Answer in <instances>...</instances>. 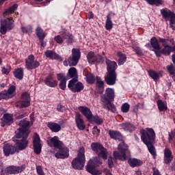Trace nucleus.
Segmentation results:
<instances>
[{
    "instance_id": "obj_1",
    "label": "nucleus",
    "mask_w": 175,
    "mask_h": 175,
    "mask_svg": "<svg viewBox=\"0 0 175 175\" xmlns=\"http://www.w3.org/2000/svg\"><path fill=\"white\" fill-rule=\"evenodd\" d=\"M31 123L29 121L27 120H21L18 125L21 126L16 131V138L21 139V140H16V146L10 144H5L3 147V152L5 157H9L10 155H13L16 154V152H18L19 151H23V150H25L27 147H28V135H29V125Z\"/></svg>"
},
{
    "instance_id": "obj_2",
    "label": "nucleus",
    "mask_w": 175,
    "mask_h": 175,
    "mask_svg": "<svg viewBox=\"0 0 175 175\" xmlns=\"http://www.w3.org/2000/svg\"><path fill=\"white\" fill-rule=\"evenodd\" d=\"M140 132L142 142L147 146L149 152L155 158L157 154L155 153V148L152 145L154 144V142H155V132L154 129H146V131L142 129Z\"/></svg>"
},
{
    "instance_id": "obj_3",
    "label": "nucleus",
    "mask_w": 175,
    "mask_h": 175,
    "mask_svg": "<svg viewBox=\"0 0 175 175\" xmlns=\"http://www.w3.org/2000/svg\"><path fill=\"white\" fill-rule=\"evenodd\" d=\"M118 151L113 152V157L116 159H120V161H126L127 158L131 157V152L128 149V145L125 142H122L118 147Z\"/></svg>"
},
{
    "instance_id": "obj_4",
    "label": "nucleus",
    "mask_w": 175,
    "mask_h": 175,
    "mask_svg": "<svg viewBox=\"0 0 175 175\" xmlns=\"http://www.w3.org/2000/svg\"><path fill=\"white\" fill-rule=\"evenodd\" d=\"M84 152H85L84 148H81L79 150L77 157L72 161L73 169L81 170L84 167V165L85 164V155Z\"/></svg>"
},
{
    "instance_id": "obj_5",
    "label": "nucleus",
    "mask_w": 175,
    "mask_h": 175,
    "mask_svg": "<svg viewBox=\"0 0 175 175\" xmlns=\"http://www.w3.org/2000/svg\"><path fill=\"white\" fill-rule=\"evenodd\" d=\"M161 13L163 18L165 21H170V27L172 29V31L175 29V14L167 8L161 10Z\"/></svg>"
},
{
    "instance_id": "obj_6",
    "label": "nucleus",
    "mask_w": 175,
    "mask_h": 175,
    "mask_svg": "<svg viewBox=\"0 0 175 175\" xmlns=\"http://www.w3.org/2000/svg\"><path fill=\"white\" fill-rule=\"evenodd\" d=\"M81 53L80 50L77 49H72V57H68V60H65L64 62V65L65 66H76L79 63V60L80 59Z\"/></svg>"
},
{
    "instance_id": "obj_7",
    "label": "nucleus",
    "mask_w": 175,
    "mask_h": 175,
    "mask_svg": "<svg viewBox=\"0 0 175 175\" xmlns=\"http://www.w3.org/2000/svg\"><path fill=\"white\" fill-rule=\"evenodd\" d=\"M92 149L103 159H107V150L100 144L93 143L91 145Z\"/></svg>"
},
{
    "instance_id": "obj_8",
    "label": "nucleus",
    "mask_w": 175,
    "mask_h": 175,
    "mask_svg": "<svg viewBox=\"0 0 175 175\" xmlns=\"http://www.w3.org/2000/svg\"><path fill=\"white\" fill-rule=\"evenodd\" d=\"M31 105V96L29 93L23 92L21 95V100L16 103V107L23 109L24 107H28Z\"/></svg>"
},
{
    "instance_id": "obj_9",
    "label": "nucleus",
    "mask_w": 175,
    "mask_h": 175,
    "mask_svg": "<svg viewBox=\"0 0 175 175\" xmlns=\"http://www.w3.org/2000/svg\"><path fill=\"white\" fill-rule=\"evenodd\" d=\"M13 18H8L5 19L1 24L0 32L2 35H5L8 31H12V28H14L13 25Z\"/></svg>"
},
{
    "instance_id": "obj_10",
    "label": "nucleus",
    "mask_w": 175,
    "mask_h": 175,
    "mask_svg": "<svg viewBox=\"0 0 175 175\" xmlns=\"http://www.w3.org/2000/svg\"><path fill=\"white\" fill-rule=\"evenodd\" d=\"M25 66L28 70H32L33 69H36L40 66V63L35 59V56L33 55H29L25 59Z\"/></svg>"
},
{
    "instance_id": "obj_11",
    "label": "nucleus",
    "mask_w": 175,
    "mask_h": 175,
    "mask_svg": "<svg viewBox=\"0 0 175 175\" xmlns=\"http://www.w3.org/2000/svg\"><path fill=\"white\" fill-rule=\"evenodd\" d=\"M100 163H102L99 161H96V159L90 160L86 167L87 172H88V173H90L91 174H93V175L102 174V172L96 169V165H99Z\"/></svg>"
},
{
    "instance_id": "obj_12",
    "label": "nucleus",
    "mask_w": 175,
    "mask_h": 175,
    "mask_svg": "<svg viewBox=\"0 0 175 175\" xmlns=\"http://www.w3.org/2000/svg\"><path fill=\"white\" fill-rule=\"evenodd\" d=\"M79 80H70L68 87L72 92H80L84 90V85L81 82H78Z\"/></svg>"
},
{
    "instance_id": "obj_13",
    "label": "nucleus",
    "mask_w": 175,
    "mask_h": 175,
    "mask_svg": "<svg viewBox=\"0 0 175 175\" xmlns=\"http://www.w3.org/2000/svg\"><path fill=\"white\" fill-rule=\"evenodd\" d=\"M116 98V93L114 92V89L107 88L105 90V94L101 96V100L106 103V102H113Z\"/></svg>"
},
{
    "instance_id": "obj_14",
    "label": "nucleus",
    "mask_w": 175,
    "mask_h": 175,
    "mask_svg": "<svg viewBox=\"0 0 175 175\" xmlns=\"http://www.w3.org/2000/svg\"><path fill=\"white\" fill-rule=\"evenodd\" d=\"M16 96V86L11 85L7 91H3L0 93L1 99H10Z\"/></svg>"
},
{
    "instance_id": "obj_15",
    "label": "nucleus",
    "mask_w": 175,
    "mask_h": 175,
    "mask_svg": "<svg viewBox=\"0 0 175 175\" xmlns=\"http://www.w3.org/2000/svg\"><path fill=\"white\" fill-rule=\"evenodd\" d=\"M47 144L49 147H55V148H58V150H61V148H62V145H64V144L59 141V137L57 136L49 137L47 139Z\"/></svg>"
},
{
    "instance_id": "obj_16",
    "label": "nucleus",
    "mask_w": 175,
    "mask_h": 175,
    "mask_svg": "<svg viewBox=\"0 0 175 175\" xmlns=\"http://www.w3.org/2000/svg\"><path fill=\"white\" fill-rule=\"evenodd\" d=\"M33 147L36 154H40L42 151V144H40V137L38 133H35L33 139Z\"/></svg>"
},
{
    "instance_id": "obj_17",
    "label": "nucleus",
    "mask_w": 175,
    "mask_h": 175,
    "mask_svg": "<svg viewBox=\"0 0 175 175\" xmlns=\"http://www.w3.org/2000/svg\"><path fill=\"white\" fill-rule=\"evenodd\" d=\"M105 81L107 85H114L117 83V72H107L105 77Z\"/></svg>"
},
{
    "instance_id": "obj_18",
    "label": "nucleus",
    "mask_w": 175,
    "mask_h": 175,
    "mask_svg": "<svg viewBox=\"0 0 175 175\" xmlns=\"http://www.w3.org/2000/svg\"><path fill=\"white\" fill-rule=\"evenodd\" d=\"M25 167L24 166L16 167L14 165L9 166L5 169V174H18L24 171Z\"/></svg>"
},
{
    "instance_id": "obj_19",
    "label": "nucleus",
    "mask_w": 175,
    "mask_h": 175,
    "mask_svg": "<svg viewBox=\"0 0 175 175\" xmlns=\"http://www.w3.org/2000/svg\"><path fill=\"white\" fill-rule=\"evenodd\" d=\"M105 64L107 65V70L108 73H116V70L118 68L117 62L107 59L105 60Z\"/></svg>"
},
{
    "instance_id": "obj_20",
    "label": "nucleus",
    "mask_w": 175,
    "mask_h": 175,
    "mask_svg": "<svg viewBox=\"0 0 175 175\" xmlns=\"http://www.w3.org/2000/svg\"><path fill=\"white\" fill-rule=\"evenodd\" d=\"M75 122L79 131H84V129H85V124H84V120L83 119L81 114L79 113H77L75 114Z\"/></svg>"
},
{
    "instance_id": "obj_21",
    "label": "nucleus",
    "mask_w": 175,
    "mask_h": 175,
    "mask_svg": "<svg viewBox=\"0 0 175 175\" xmlns=\"http://www.w3.org/2000/svg\"><path fill=\"white\" fill-rule=\"evenodd\" d=\"M78 110L87 118V120H91L93 117L92 111L88 107L80 106L78 108Z\"/></svg>"
},
{
    "instance_id": "obj_22",
    "label": "nucleus",
    "mask_w": 175,
    "mask_h": 175,
    "mask_svg": "<svg viewBox=\"0 0 175 175\" xmlns=\"http://www.w3.org/2000/svg\"><path fill=\"white\" fill-rule=\"evenodd\" d=\"M57 80L60 81V83L59 84V88L63 90H65L66 88V81L68 79L66 78L65 75L62 73L57 74Z\"/></svg>"
},
{
    "instance_id": "obj_23",
    "label": "nucleus",
    "mask_w": 175,
    "mask_h": 175,
    "mask_svg": "<svg viewBox=\"0 0 175 175\" xmlns=\"http://www.w3.org/2000/svg\"><path fill=\"white\" fill-rule=\"evenodd\" d=\"M59 152H57L55 154V157L57 159H64V158H68L69 157V153L68 148H64V145H62V148L61 149H59Z\"/></svg>"
},
{
    "instance_id": "obj_24",
    "label": "nucleus",
    "mask_w": 175,
    "mask_h": 175,
    "mask_svg": "<svg viewBox=\"0 0 175 175\" xmlns=\"http://www.w3.org/2000/svg\"><path fill=\"white\" fill-rule=\"evenodd\" d=\"M96 90L98 94H103L105 91V82L99 77H96Z\"/></svg>"
},
{
    "instance_id": "obj_25",
    "label": "nucleus",
    "mask_w": 175,
    "mask_h": 175,
    "mask_svg": "<svg viewBox=\"0 0 175 175\" xmlns=\"http://www.w3.org/2000/svg\"><path fill=\"white\" fill-rule=\"evenodd\" d=\"M44 83L46 85H48V87H57L58 85V82L54 79V77L53 75H49L46 77L44 79Z\"/></svg>"
},
{
    "instance_id": "obj_26",
    "label": "nucleus",
    "mask_w": 175,
    "mask_h": 175,
    "mask_svg": "<svg viewBox=\"0 0 175 175\" xmlns=\"http://www.w3.org/2000/svg\"><path fill=\"white\" fill-rule=\"evenodd\" d=\"M173 161V156L172 155V150L169 148L164 150V162L167 164L170 163Z\"/></svg>"
},
{
    "instance_id": "obj_27",
    "label": "nucleus",
    "mask_w": 175,
    "mask_h": 175,
    "mask_svg": "<svg viewBox=\"0 0 175 175\" xmlns=\"http://www.w3.org/2000/svg\"><path fill=\"white\" fill-rule=\"evenodd\" d=\"M67 77L72 79L71 80H79V75L77 74V70H76V68L72 67L68 70Z\"/></svg>"
},
{
    "instance_id": "obj_28",
    "label": "nucleus",
    "mask_w": 175,
    "mask_h": 175,
    "mask_svg": "<svg viewBox=\"0 0 175 175\" xmlns=\"http://www.w3.org/2000/svg\"><path fill=\"white\" fill-rule=\"evenodd\" d=\"M45 55L47 58H50L51 59H57V61H62V57H61V56L53 51H46L45 52Z\"/></svg>"
},
{
    "instance_id": "obj_29",
    "label": "nucleus",
    "mask_w": 175,
    "mask_h": 175,
    "mask_svg": "<svg viewBox=\"0 0 175 175\" xmlns=\"http://www.w3.org/2000/svg\"><path fill=\"white\" fill-rule=\"evenodd\" d=\"M3 123L1 124L2 126H5V124H8L10 125V124L13 123V115L5 113L3 115V118L2 119Z\"/></svg>"
},
{
    "instance_id": "obj_30",
    "label": "nucleus",
    "mask_w": 175,
    "mask_h": 175,
    "mask_svg": "<svg viewBox=\"0 0 175 175\" xmlns=\"http://www.w3.org/2000/svg\"><path fill=\"white\" fill-rule=\"evenodd\" d=\"M109 135L111 139H114L115 140H122V135L119 131L110 130L109 131Z\"/></svg>"
},
{
    "instance_id": "obj_31",
    "label": "nucleus",
    "mask_w": 175,
    "mask_h": 175,
    "mask_svg": "<svg viewBox=\"0 0 175 175\" xmlns=\"http://www.w3.org/2000/svg\"><path fill=\"white\" fill-rule=\"evenodd\" d=\"M48 128L52 131V132H59L61 131V125L55 122H49L47 124Z\"/></svg>"
},
{
    "instance_id": "obj_32",
    "label": "nucleus",
    "mask_w": 175,
    "mask_h": 175,
    "mask_svg": "<svg viewBox=\"0 0 175 175\" xmlns=\"http://www.w3.org/2000/svg\"><path fill=\"white\" fill-rule=\"evenodd\" d=\"M129 164L131 167H137L143 165V161L137 159H130L129 160Z\"/></svg>"
},
{
    "instance_id": "obj_33",
    "label": "nucleus",
    "mask_w": 175,
    "mask_h": 175,
    "mask_svg": "<svg viewBox=\"0 0 175 175\" xmlns=\"http://www.w3.org/2000/svg\"><path fill=\"white\" fill-rule=\"evenodd\" d=\"M62 37L66 39V43H68V44H72V43L75 42V37L69 32H65L63 33Z\"/></svg>"
},
{
    "instance_id": "obj_34",
    "label": "nucleus",
    "mask_w": 175,
    "mask_h": 175,
    "mask_svg": "<svg viewBox=\"0 0 175 175\" xmlns=\"http://www.w3.org/2000/svg\"><path fill=\"white\" fill-rule=\"evenodd\" d=\"M117 57H118V65H124L126 62V55L122 53V52L119 51L116 53Z\"/></svg>"
},
{
    "instance_id": "obj_35",
    "label": "nucleus",
    "mask_w": 175,
    "mask_h": 175,
    "mask_svg": "<svg viewBox=\"0 0 175 175\" xmlns=\"http://www.w3.org/2000/svg\"><path fill=\"white\" fill-rule=\"evenodd\" d=\"M120 126L122 129H124V131H129V132H132V131L135 130V126L129 122L121 124Z\"/></svg>"
},
{
    "instance_id": "obj_36",
    "label": "nucleus",
    "mask_w": 175,
    "mask_h": 175,
    "mask_svg": "<svg viewBox=\"0 0 175 175\" xmlns=\"http://www.w3.org/2000/svg\"><path fill=\"white\" fill-rule=\"evenodd\" d=\"M157 106L159 111H166L167 110V104L162 100H157Z\"/></svg>"
},
{
    "instance_id": "obj_37",
    "label": "nucleus",
    "mask_w": 175,
    "mask_h": 175,
    "mask_svg": "<svg viewBox=\"0 0 175 175\" xmlns=\"http://www.w3.org/2000/svg\"><path fill=\"white\" fill-rule=\"evenodd\" d=\"M85 77H86V81L88 83V84H94L95 83V76L94 74L86 72H85Z\"/></svg>"
},
{
    "instance_id": "obj_38",
    "label": "nucleus",
    "mask_w": 175,
    "mask_h": 175,
    "mask_svg": "<svg viewBox=\"0 0 175 175\" xmlns=\"http://www.w3.org/2000/svg\"><path fill=\"white\" fill-rule=\"evenodd\" d=\"M150 44L152 47L154 49V50H161V46H159V42H158V39L155 37H152L150 39Z\"/></svg>"
},
{
    "instance_id": "obj_39",
    "label": "nucleus",
    "mask_w": 175,
    "mask_h": 175,
    "mask_svg": "<svg viewBox=\"0 0 175 175\" xmlns=\"http://www.w3.org/2000/svg\"><path fill=\"white\" fill-rule=\"evenodd\" d=\"M36 35L40 40L44 39L47 34L40 27L36 29Z\"/></svg>"
},
{
    "instance_id": "obj_40",
    "label": "nucleus",
    "mask_w": 175,
    "mask_h": 175,
    "mask_svg": "<svg viewBox=\"0 0 175 175\" xmlns=\"http://www.w3.org/2000/svg\"><path fill=\"white\" fill-rule=\"evenodd\" d=\"M14 74L15 77H16V79H19V80H21L24 77V70L21 68H18L15 70V71L14 72Z\"/></svg>"
},
{
    "instance_id": "obj_41",
    "label": "nucleus",
    "mask_w": 175,
    "mask_h": 175,
    "mask_svg": "<svg viewBox=\"0 0 175 175\" xmlns=\"http://www.w3.org/2000/svg\"><path fill=\"white\" fill-rule=\"evenodd\" d=\"M87 59H88L89 64H94V62L97 61L96 56H95V53H94V52H92V51H90L88 54Z\"/></svg>"
},
{
    "instance_id": "obj_42",
    "label": "nucleus",
    "mask_w": 175,
    "mask_h": 175,
    "mask_svg": "<svg viewBox=\"0 0 175 175\" xmlns=\"http://www.w3.org/2000/svg\"><path fill=\"white\" fill-rule=\"evenodd\" d=\"M17 8H18L17 4L13 5L12 7L5 10V12L3 13V16H9V14H13Z\"/></svg>"
},
{
    "instance_id": "obj_43",
    "label": "nucleus",
    "mask_w": 175,
    "mask_h": 175,
    "mask_svg": "<svg viewBox=\"0 0 175 175\" xmlns=\"http://www.w3.org/2000/svg\"><path fill=\"white\" fill-rule=\"evenodd\" d=\"M105 28L107 31H110V29L113 28V21H111V17L110 16V15L107 16Z\"/></svg>"
},
{
    "instance_id": "obj_44",
    "label": "nucleus",
    "mask_w": 175,
    "mask_h": 175,
    "mask_svg": "<svg viewBox=\"0 0 175 175\" xmlns=\"http://www.w3.org/2000/svg\"><path fill=\"white\" fill-rule=\"evenodd\" d=\"M159 42L160 43H162L163 47L166 46H169V44H170V43H172V44H173V43H174V40H169V39H165V38H159Z\"/></svg>"
},
{
    "instance_id": "obj_45",
    "label": "nucleus",
    "mask_w": 175,
    "mask_h": 175,
    "mask_svg": "<svg viewBox=\"0 0 175 175\" xmlns=\"http://www.w3.org/2000/svg\"><path fill=\"white\" fill-rule=\"evenodd\" d=\"M148 75L150 77H151L152 79H153V80H154V81L159 80V74H158V72L152 70H150L148 71Z\"/></svg>"
},
{
    "instance_id": "obj_46",
    "label": "nucleus",
    "mask_w": 175,
    "mask_h": 175,
    "mask_svg": "<svg viewBox=\"0 0 175 175\" xmlns=\"http://www.w3.org/2000/svg\"><path fill=\"white\" fill-rule=\"evenodd\" d=\"M107 105L105 106V109H107V110H110V111H112V113H116L117 111V109L116 108V105L114 104H112L111 102H107Z\"/></svg>"
},
{
    "instance_id": "obj_47",
    "label": "nucleus",
    "mask_w": 175,
    "mask_h": 175,
    "mask_svg": "<svg viewBox=\"0 0 175 175\" xmlns=\"http://www.w3.org/2000/svg\"><path fill=\"white\" fill-rule=\"evenodd\" d=\"M173 51V48L169 45L164 46V49L161 50L162 54H165V55H169L170 53Z\"/></svg>"
},
{
    "instance_id": "obj_48",
    "label": "nucleus",
    "mask_w": 175,
    "mask_h": 175,
    "mask_svg": "<svg viewBox=\"0 0 175 175\" xmlns=\"http://www.w3.org/2000/svg\"><path fill=\"white\" fill-rule=\"evenodd\" d=\"M149 5H155L156 6H159L163 5V1L162 0H146Z\"/></svg>"
},
{
    "instance_id": "obj_49",
    "label": "nucleus",
    "mask_w": 175,
    "mask_h": 175,
    "mask_svg": "<svg viewBox=\"0 0 175 175\" xmlns=\"http://www.w3.org/2000/svg\"><path fill=\"white\" fill-rule=\"evenodd\" d=\"M130 107H131V105L128 103H125L122 104L121 107L122 111L123 113H128L129 111Z\"/></svg>"
},
{
    "instance_id": "obj_50",
    "label": "nucleus",
    "mask_w": 175,
    "mask_h": 175,
    "mask_svg": "<svg viewBox=\"0 0 175 175\" xmlns=\"http://www.w3.org/2000/svg\"><path fill=\"white\" fill-rule=\"evenodd\" d=\"M92 120H93L94 122H95L98 125L103 124V120H102V118H99L98 116H93Z\"/></svg>"
},
{
    "instance_id": "obj_51",
    "label": "nucleus",
    "mask_w": 175,
    "mask_h": 175,
    "mask_svg": "<svg viewBox=\"0 0 175 175\" xmlns=\"http://www.w3.org/2000/svg\"><path fill=\"white\" fill-rule=\"evenodd\" d=\"M167 70L170 75H175V67L173 64L167 66Z\"/></svg>"
},
{
    "instance_id": "obj_52",
    "label": "nucleus",
    "mask_w": 175,
    "mask_h": 175,
    "mask_svg": "<svg viewBox=\"0 0 175 175\" xmlns=\"http://www.w3.org/2000/svg\"><path fill=\"white\" fill-rule=\"evenodd\" d=\"M21 31L23 32V33H31L32 32V27H21Z\"/></svg>"
},
{
    "instance_id": "obj_53",
    "label": "nucleus",
    "mask_w": 175,
    "mask_h": 175,
    "mask_svg": "<svg viewBox=\"0 0 175 175\" xmlns=\"http://www.w3.org/2000/svg\"><path fill=\"white\" fill-rule=\"evenodd\" d=\"M175 137V129L170 132L169 134L168 141L169 143H172L173 142V139Z\"/></svg>"
},
{
    "instance_id": "obj_54",
    "label": "nucleus",
    "mask_w": 175,
    "mask_h": 175,
    "mask_svg": "<svg viewBox=\"0 0 175 175\" xmlns=\"http://www.w3.org/2000/svg\"><path fill=\"white\" fill-rule=\"evenodd\" d=\"M137 55H143V50L139 46L133 47Z\"/></svg>"
},
{
    "instance_id": "obj_55",
    "label": "nucleus",
    "mask_w": 175,
    "mask_h": 175,
    "mask_svg": "<svg viewBox=\"0 0 175 175\" xmlns=\"http://www.w3.org/2000/svg\"><path fill=\"white\" fill-rule=\"evenodd\" d=\"M55 40L59 44H62V43H64V38L58 35L57 36L55 37Z\"/></svg>"
},
{
    "instance_id": "obj_56",
    "label": "nucleus",
    "mask_w": 175,
    "mask_h": 175,
    "mask_svg": "<svg viewBox=\"0 0 175 175\" xmlns=\"http://www.w3.org/2000/svg\"><path fill=\"white\" fill-rule=\"evenodd\" d=\"M144 107V104L143 103H137L134 106L133 110L134 111H137L139 109H143Z\"/></svg>"
},
{
    "instance_id": "obj_57",
    "label": "nucleus",
    "mask_w": 175,
    "mask_h": 175,
    "mask_svg": "<svg viewBox=\"0 0 175 175\" xmlns=\"http://www.w3.org/2000/svg\"><path fill=\"white\" fill-rule=\"evenodd\" d=\"M36 171L38 175H44V172H43V170L40 165L37 166Z\"/></svg>"
},
{
    "instance_id": "obj_58",
    "label": "nucleus",
    "mask_w": 175,
    "mask_h": 175,
    "mask_svg": "<svg viewBox=\"0 0 175 175\" xmlns=\"http://www.w3.org/2000/svg\"><path fill=\"white\" fill-rule=\"evenodd\" d=\"M108 166L109 167H113V166H114V164L113 163V158L109 157L108 159Z\"/></svg>"
},
{
    "instance_id": "obj_59",
    "label": "nucleus",
    "mask_w": 175,
    "mask_h": 175,
    "mask_svg": "<svg viewBox=\"0 0 175 175\" xmlns=\"http://www.w3.org/2000/svg\"><path fill=\"white\" fill-rule=\"evenodd\" d=\"M88 18H89V20H91V18H94V14L92 13V12H90L88 14Z\"/></svg>"
},
{
    "instance_id": "obj_60",
    "label": "nucleus",
    "mask_w": 175,
    "mask_h": 175,
    "mask_svg": "<svg viewBox=\"0 0 175 175\" xmlns=\"http://www.w3.org/2000/svg\"><path fill=\"white\" fill-rule=\"evenodd\" d=\"M104 173L105 175H112L110 170H107V168L104 169Z\"/></svg>"
},
{
    "instance_id": "obj_61",
    "label": "nucleus",
    "mask_w": 175,
    "mask_h": 175,
    "mask_svg": "<svg viewBox=\"0 0 175 175\" xmlns=\"http://www.w3.org/2000/svg\"><path fill=\"white\" fill-rule=\"evenodd\" d=\"M42 47H46V42L44 41V39L40 40Z\"/></svg>"
},
{
    "instance_id": "obj_62",
    "label": "nucleus",
    "mask_w": 175,
    "mask_h": 175,
    "mask_svg": "<svg viewBox=\"0 0 175 175\" xmlns=\"http://www.w3.org/2000/svg\"><path fill=\"white\" fill-rule=\"evenodd\" d=\"M2 73H3V75H8L9 71L8 70V69L3 68H2Z\"/></svg>"
},
{
    "instance_id": "obj_63",
    "label": "nucleus",
    "mask_w": 175,
    "mask_h": 175,
    "mask_svg": "<svg viewBox=\"0 0 175 175\" xmlns=\"http://www.w3.org/2000/svg\"><path fill=\"white\" fill-rule=\"evenodd\" d=\"M154 53H155L157 57H161V52H159V50L155 49Z\"/></svg>"
},
{
    "instance_id": "obj_64",
    "label": "nucleus",
    "mask_w": 175,
    "mask_h": 175,
    "mask_svg": "<svg viewBox=\"0 0 175 175\" xmlns=\"http://www.w3.org/2000/svg\"><path fill=\"white\" fill-rule=\"evenodd\" d=\"M172 62L175 64V55H172Z\"/></svg>"
}]
</instances>
